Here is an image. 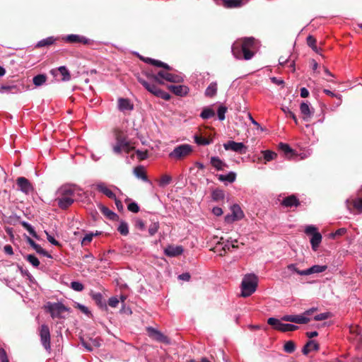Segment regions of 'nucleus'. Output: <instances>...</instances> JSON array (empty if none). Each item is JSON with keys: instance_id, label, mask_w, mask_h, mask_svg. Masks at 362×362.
<instances>
[{"instance_id": "9", "label": "nucleus", "mask_w": 362, "mask_h": 362, "mask_svg": "<svg viewBox=\"0 0 362 362\" xmlns=\"http://www.w3.org/2000/svg\"><path fill=\"white\" fill-rule=\"evenodd\" d=\"M45 308L53 319L62 317V314L68 310L67 308L61 303H48Z\"/></svg>"}, {"instance_id": "22", "label": "nucleus", "mask_w": 362, "mask_h": 362, "mask_svg": "<svg viewBox=\"0 0 362 362\" xmlns=\"http://www.w3.org/2000/svg\"><path fill=\"white\" fill-rule=\"evenodd\" d=\"M91 298L102 310L106 311L107 310L106 301L104 299L102 293L99 292L93 293L91 294Z\"/></svg>"}, {"instance_id": "57", "label": "nucleus", "mask_w": 362, "mask_h": 362, "mask_svg": "<svg viewBox=\"0 0 362 362\" xmlns=\"http://www.w3.org/2000/svg\"><path fill=\"white\" fill-rule=\"evenodd\" d=\"M127 209L133 213H137L139 211V206L137 203L133 202L128 204Z\"/></svg>"}, {"instance_id": "28", "label": "nucleus", "mask_w": 362, "mask_h": 362, "mask_svg": "<svg viewBox=\"0 0 362 362\" xmlns=\"http://www.w3.org/2000/svg\"><path fill=\"white\" fill-rule=\"evenodd\" d=\"M59 37H55L54 36H49L46 38H44L37 42L35 45V47L40 48V47H48L52 45H53L57 40H59Z\"/></svg>"}, {"instance_id": "58", "label": "nucleus", "mask_w": 362, "mask_h": 362, "mask_svg": "<svg viewBox=\"0 0 362 362\" xmlns=\"http://www.w3.org/2000/svg\"><path fill=\"white\" fill-rule=\"evenodd\" d=\"M159 228L158 223H152L148 228V233L151 235L156 234Z\"/></svg>"}, {"instance_id": "11", "label": "nucleus", "mask_w": 362, "mask_h": 362, "mask_svg": "<svg viewBox=\"0 0 362 362\" xmlns=\"http://www.w3.org/2000/svg\"><path fill=\"white\" fill-rule=\"evenodd\" d=\"M40 341L46 351H49L50 346V331L47 325H42L40 328Z\"/></svg>"}, {"instance_id": "56", "label": "nucleus", "mask_w": 362, "mask_h": 362, "mask_svg": "<svg viewBox=\"0 0 362 362\" xmlns=\"http://www.w3.org/2000/svg\"><path fill=\"white\" fill-rule=\"evenodd\" d=\"M71 288L76 291H81L83 290V285L79 281H72L71 283Z\"/></svg>"}, {"instance_id": "50", "label": "nucleus", "mask_w": 362, "mask_h": 362, "mask_svg": "<svg viewBox=\"0 0 362 362\" xmlns=\"http://www.w3.org/2000/svg\"><path fill=\"white\" fill-rule=\"evenodd\" d=\"M296 349V345L294 342L292 341H288L285 343L284 346V350L285 352L291 354L293 353Z\"/></svg>"}, {"instance_id": "51", "label": "nucleus", "mask_w": 362, "mask_h": 362, "mask_svg": "<svg viewBox=\"0 0 362 362\" xmlns=\"http://www.w3.org/2000/svg\"><path fill=\"white\" fill-rule=\"evenodd\" d=\"M26 260L35 267H37L40 265L39 259L34 255H28Z\"/></svg>"}, {"instance_id": "44", "label": "nucleus", "mask_w": 362, "mask_h": 362, "mask_svg": "<svg viewBox=\"0 0 362 362\" xmlns=\"http://www.w3.org/2000/svg\"><path fill=\"white\" fill-rule=\"evenodd\" d=\"M172 181V177L169 175H163L161 176L158 182V185L160 187H165L168 186Z\"/></svg>"}, {"instance_id": "7", "label": "nucleus", "mask_w": 362, "mask_h": 362, "mask_svg": "<svg viewBox=\"0 0 362 362\" xmlns=\"http://www.w3.org/2000/svg\"><path fill=\"white\" fill-rule=\"evenodd\" d=\"M267 323L272 326L274 329L281 332H293L298 329V326L292 324H284L281 321L275 317H269Z\"/></svg>"}, {"instance_id": "48", "label": "nucleus", "mask_w": 362, "mask_h": 362, "mask_svg": "<svg viewBox=\"0 0 362 362\" xmlns=\"http://www.w3.org/2000/svg\"><path fill=\"white\" fill-rule=\"evenodd\" d=\"M327 269L326 265H313L309 268L310 274H317L324 272Z\"/></svg>"}, {"instance_id": "31", "label": "nucleus", "mask_w": 362, "mask_h": 362, "mask_svg": "<svg viewBox=\"0 0 362 362\" xmlns=\"http://www.w3.org/2000/svg\"><path fill=\"white\" fill-rule=\"evenodd\" d=\"M134 175L139 179L142 180L144 182H151L150 180L148 179V177L146 174L144 168L141 165L136 166L134 168Z\"/></svg>"}, {"instance_id": "32", "label": "nucleus", "mask_w": 362, "mask_h": 362, "mask_svg": "<svg viewBox=\"0 0 362 362\" xmlns=\"http://www.w3.org/2000/svg\"><path fill=\"white\" fill-rule=\"evenodd\" d=\"M98 209H100V212L108 219L110 220H115L118 216L117 214L109 209L107 206L100 204L98 205Z\"/></svg>"}, {"instance_id": "6", "label": "nucleus", "mask_w": 362, "mask_h": 362, "mask_svg": "<svg viewBox=\"0 0 362 362\" xmlns=\"http://www.w3.org/2000/svg\"><path fill=\"white\" fill-rule=\"evenodd\" d=\"M170 70L163 69L158 71L159 84H163L164 81L171 83H181L183 81V76L180 74L169 72Z\"/></svg>"}, {"instance_id": "40", "label": "nucleus", "mask_w": 362, "mask_h": 362, "mask_svg": "<svg viewBox=\"0 0 362 362\" xmlns=\"http://www.w3.org/2000/svg\"><path fill=\"white\" fill-rule=\"evenodd\" d=\"M250 124L254 125V127L252 129L254 132V134L256 136H259L262 132L264 131V129L260 126V124L255 121L253 117L250 115Z\"/></svg>"}, {"instance_id": "47", "label": "nucleus", "mask_w": 362, "mask_h": 362, "mask_svg": "<svg viewBox=\"0 0 362 362\" xmlns=\"http://www.w3.org/2000/svg\"><path fill=\"white\" fill-rule=\"evenodd\" d=\"M58 71L62 75V80L69 81L71 78L70 73L66 66H62L58 68Z\"/></svg>"}, {"instance_id": "25", "label": "nucleus", "mask_w": 362, "mask_h": 362, "mask_svg": "<svg viewBox=\"0 0 362 362\" xmlns=\"http://www.w3.org/2000/svg\"><path fill=\"white\" fill-rule=\"evenodd\" d=\"M300 110L303 115V119L305 121H309L313 115V111L310 110V107L307 103L303 102L300 104Z\"/></svg>"}, {"instance_id": "3", "label": "nucleus", "mask_w": 362, "mask_h": 362, "mask_svg": "<svg viewBox=\"0 0 362 362\" xmlns=\"http://www.w3.org/2000/svg\"><path fill=\"white\" fill-rule=\"evenodd\" d=\"M231 52L238 59H249V37L235 41L231 47Z\"/></svg>"}, {"instance_id": "14", "label": "nucleus", "mask_w": 362, "mask_h": 362, "mask_svg": "<svg viewBox=\"0 0 362 362\" xmlns=\"http://www.w3.org/2000/svg\"><path fill=\"white\" fill-rule=\"evenodd\" d=\"M24 86L22 84L2 85L0 87L1 93L18 94L23 92Z\"/></svg>"}, {"instance_id": "62", "label": "nucleus", "mask_w": 362, "mask_h": 362, "mask_svg": "<svg viewBox=\"0 0 362 362\" xmlns=\"http://www.w3.org/2000/svg\"><path fill=\"white\" fill-rule=\"evenodd\" d=\"M279 148L286 153V154H288L289 153H291L292 151V149L291 148V147L286 144H283V143H280L279 144Z\"/></svg>"}, {"instance_id": "16", "label": "nucleus", "mask_w": 362, "mask_h": 362, "mask_svg": "<svg viewBox=\"0 0 362 362\" xmlns=\"http://www.w3.org/2000/svg\"><path fill=\"white\" fill-rule=\"evenodd\" d=\"M247 0H220V5L226 8H237L246 5Z\"/></svg>"}, {"instance_id": "53", "label": "nucleus", "mask_w": 362, "mask_h": 362, "mask_svg": "<svg viewBox=\"0 0 362 362\" xmlns=\"http://www.w3.org/2000/svg\"><path fill=\"white\" fill-rule=\"evenodd\" d=\"M155 95L160 98H162L165 100H169L170 99V95L168 93H167L164 90H162L159 88H158V90L156 91V93Z\"/></svg>"}, {"instance_id": "39", "label": "nucleus", "mask_w": 362, "mask_h": 362, "mask_svg": "<svg viewBox=\"0 0 362 362\" xmlns=\"http://www.w3.org/2000/svg\"><path fill=\"white\" fill-rule=\"evenodd\" d=\"M217 84L215 82L211 83L205 90V95L207 97H213L216 94Z\"/></svg>"}, {"instance_id": "21", "label": "nucleus", "mask_w": 362, "mask_h": 362, "mask_svg": "<svg viewBox=\"0 0 362 362\" xmlns=\"http://www.w3.org/2000/svg\"><path fill=\"white\" fill-rule=\"evenodd\" d=\"M182 252L183 248L182 246L169 245L164 250L165 255L170 257L179 256Z\"/></svg>"}, {"instance_id": "23", "label": "nucleus", "mask_w": 362, "mask_h": 362, "mask_svg": "<svg viewBox=\"0 0 362 362\" xmlns=\"http://www.w3.org/2000/svg\"><path fill=\"white\" fill-rule=\"evenodd\" d=\"M238 296L244 298L249 296V274L244 275L240 285V293Z\"/></svg>"}, {"instance_id": "24", "label": "nucleus", "mask_w": 362, "mask_h": 362, "mask_svg": "<svg viewBox=\"0 0 362 362\" xmlns=\"http://www.w3.org/2000/svg\"><path fill=\"white\" fill-rule=\"evenodd\" d=\"M138 81L150 93L154 95L158 89V87L155 84L156 82L148 81L141 77L138 78Z\"/></svg>"}, {"instance_id": "61", "label": "nucleus", "mask_w": 362, "mask_h": 362, "mask_svg": "<svg viewBox=\"0 0 362 362\" xmlns=\"http://www.w3.org/2000/svg\"><path fill=\"white\" fill-rule=\"evenodd\" d=\"M136 154L137 156V158L141 160H145L148 157V153L146 151L136 150Z\"/></svg>"}, {"instance_id": "27", "label": "nucleus", "mask_w": 362, "mask_h": 362, "mask_svg": "<svg viewBox=\"0 0 362 362\" xmlns=\"http://www.w3.org/2000/svg\"><path fill=\"white\" fill-rule=\"evenodd\" d=\"M97 189L107 196L108 198L112 199H116V195L115 193L110 190L105 183L100 182L96 185Z\"/></svg>"}, {"instance_id": "38", "label": "nucleus", "mask_w": 362, "mask_h": 362, "mask_svg": "<svg viewBox=\"0 0 362 362\" xmlns=\"http://www.w3.org/2000/svg\"><path fill=\"white\" fill-rule=\"evenodd\" d=\"M194 139L195 143L199 146H207L213 142L212 139H207L199 135H194Z\"/></svg>"}, {"instance_id": "54", "label": "nucleus", "mask_w": 362, "mask_h": 362, "mask_svg": "<svg viewBox=\"0 0 362 362\" xmlns=\"http://www.w3.org/2000/svg\"><path fill=\"white\" fill-rule=\"evenodd\" d=\"M316 43V40L315 39L314 37H313L312 35H308L307 37V44L309 47H310L315 52H317V47L315 45Z\"/></svg>"}, {"instance_id": "45", "label": "nucleus", "mask_w": 362, "mask_h": 362, "mask_svg": "<svg viewBox=\"0 0 362 362\" xmlns=\"http://www.w3.org/2000/svg\"><path fill=\"white\" fill-rule=\"evenodd\" d=\"M47 80V77L44 74H38L33 77V82L35 86H40L43 85Z\"/></svg>"}, {"instance_id": "37", "label": "nucleus", "mask_w": 362, "mask_h": 362, "mask_svg": "<svg viewBox=\"0 0 362 362\" xmlns=\"http://www.w3.org/2000/svg\"><path fill=\"white\" fill-rule=\"evenodd\" d=\"M236 175L233 172H230L226 175H219L218 176V180L221 182H227L232 183L235 180Z\"/></svg>"}, {"instance_id": "55", "label": "nucleus", "mask_w": 362, "mask_h": 362, "mask_svg": "<svg viewBox=\"0 0 362 362\" xmlns=\"http://www.w3.org/2000/svg\"><path fill=\"white\" fill-rule=\"evenodd\" d=\"M227 111V108L224 106H220L217 111L218 119L223 121L225 119V114Z\"/></svg>"}, {"instance_id": "64", "label": "nucleus", "mask_w": 362, "mask_h": 362, "mask_svg": "<svg viewBox=\"0 0 362 362\" xmlns=\"http://www.w3.org/2000/svg\"><path fill=\"white\" fill-rule=\"evenodd\" d=\"M329 317V314L327 313H323L318 314L314 317V319L317 321L324 320L327 319Z\"/></svg>"}, {"instance_id": "19", "label": "nucleus", "mask_w": 362, "mask_h": 362, "mask_svg": "<svg viewBox=\"0 0 362 362\" xmlns=\"http://www.w3.org/2000/svg\"><path fill=\"white\" fill-rule=\"evenodd\" d=\"M169 90H170L175 95L177 96H185L189 91V88L187 86L183 85H170L168 86Z\"/></svg>"}, {"instance_id": "34", "label": "nucleus", "mask_w": 362, "mask_h": 362, "mask_svg": "<svg viewBox=\"0 0 362 362\" xmlns=\"http://www.w3.org/2000/svg\"><path fill=\"white\" fill-rule=\"evenodd\" d=\"M210 163L217 170H222L226 166V164L217 156L211 157Z\"/></svg>"}, {"instance_id": "52", "label": "nucleus", "mask_w": 362, "mask_h": 362, "mask_svg": "<svg viewBox=\"0 0 362 362\" xmlns=\"http://www.w3.org/2000/svg\"><path fill=\"white\" fill-rule=\"evenodd\" d=\"M146 76L148 78V81L156 82L157 83H159L158 72L157 74H153V72L147 71L146 73Z\"/></svg>"}, {"instance_id": "13", "label": "nucleus", "mask_w": 362, "mask_h": 362, "mask_svg": "<svg viewBox=\"0 0 362 362\" xmlns=\"http://www.w3.org/2000/svg\"><path fill=\"white\" fill-rule=\"evenodd\" d=\"M223 148L226 151H232L236 153H245L247 147L242 142H235L234 141H228L223 144Z\"/></svg>"}, {"instance_id": "29", "label": "nucleus", "mask_w": 362, "mask_h": 362, "mask_svg": "<svg viewBox=\"0 0 362 362\" xmlns=\"http://www.w3.org/2000/svg\"><path fill=\"white\" fill-rule=\"evenodd\" d=\"M319 349V344L315 340H309L302 349L304 355H308L312 351H317Z\"/></svg>"}, {"instance_id": "8", "label": "nucleus", "mask_w": 362, "mask_h": 362, "mask_svg": "<svg viewBox=\"0 0 362 362\" xmlns=\"http://www.w3.org/2000/svg\"><path fill=\"white\" fill-rule=\"evenodd\" d=\"M345 203L350 212L356 211L357 213H362V188L358 192L355 199H347Z\"/></svg>"}, {"instance_id": "10", "label": "nucleus", "mask_w": 362, "mask_h": 362, "mask_svg": "<svg viewBox=\"0 0 362 362\" xmlns=\"http://www.w3.org/2000/svg\"><path fill=\"white\" fill-rule=\"evenodd\" d=\"M231 214H227L224 217V221L226 223H232L234 221L242 219L244 217L243 211L238 204H233L230 207Z\"/></svg>"}, {"instance_id": "4", "label": "nucleus", "mask_w": 362, "mask_h": 362, "mask_svg": "<svg viewBox=\"0 0 362 362\" xmlns=\"http://www.w3.org/2000/svg\"><path fill=\"white\" fill-rule=\"evenodd\" d=\"M60 40L69 44H78L86 46H92L96 42L94 40L79 34L64 35L60 37Z\"/></svg>"}, {"instance_id": "1", "label": "nucleus", "mask_w": 362, "mask_h": 362, "mask_svg": "<svg viewBox=\"0 0 362 362\" xmlns=\"http://www.w3.org/2000/svg\"><path fill=\"white\" fill-rule=\"evenodd\" d=\"M76 191H81V189L76 185L66 184L61 186L56 192L55 202L58 206L63 210L71 206L74 202Z\"/></svg>"}, {"instance_id": "36", "label": "nucleus", "mask_w": 362, "mask_h": 362, "mask_svg": "<svg viewBox=\"0 0 362 362\" xmlns=\"http://www.w3.org/2000/svg\"><path fill=\"white\" fill-rule=\"evenodd\" d=\"M261 154L262 156H258L257 159L262 160L263 158L266 162H269L274 159V158L276 156V154L274 152L269 150L262 151Z\"/></svg>"}, {"instance_id": "15", "label": "nucleus", "mask_w": 362, "mask_h": 362, "mask_svg": "<svg viewBox=\"0 0 362 362\" xmlns=\"http://www.w3.org/2000/svg\"><path fill=\"white\" fill-rule=\"evenodd\" d=\"M147 331L149 337H153L156 341L167 344H170V339H168V337L164 335L161 332L158 331V329L149 327L147 328Z\"/></svg>"}, {"instance_id": "43", "label": "nucleus", "mask_w": 362, "mask_h": 362, "mask_svg": "<svg viewBox=\"0 0 362 362\" xmlns=\"http://www.w3.org/2000/svg\"><path fill=\"white\" fill-rule=\"evenodd\" d=\"M258 282V277L255 274L250 273V295L256 291Z\"/></svg>"}, {"instance_id": "60", "label": "nucleus", "mask_w": 362, "mask_h": 362, "mask_svg": "<svg viewBox=\"0 0 362 362\" xmlns=\"http://www.w3.org/2000/svg\"><path fill=\"white\" fill-rule=\"evenodd\" d=\"M93 233H88L86 234L81 240V245H86L90 243L93 240Z\"/></svg>"}, {"instance_id": "5", "label": "nucleus", "mask_w": 362, "mask_h": 362, "mask_svg": "<svg viewBox=\"0 0 362 362\" xmlns=\"http://www.w3.org/2000/svg\"><path fill=\"white\" fill-rule=\"evenodd\" d=\"M191 145L184 144L176 146L170 153L169 157L176 160H181L192 152Z\"/></svg>"}, {"instance_id": "49", "label": "nucleus", "mask_w": 362, "mask_h": 362, "mask_svg": "<svg viewBox=\"0 0 362 362\" xmlns=\"http://www.w3.org/2000/svg\"><path fill=\"white\" fill-rule=\"evenodd\" d=\"M117 230L121 235H127L129 234V226L127 223H126L125 221H121Z\"/></svg>"}, {"instance_id": "41", "label": "nucleus", "mask_w": 362, "mask_h": 362, "mask_svg": "<svg viewBox=\"0 0 362 362\" xmlns=\"http://www.w3.org/2000/svg\"><path fill=\"white\" fill-rule=\"evenodd\" d=\"M225 197L224 192L220 189H216L211 192V198L214 201L218 202Z\"/></svg>"}, {"instance_id": "59", "label": "nucleus", "mask_w": 362, "mask_h": 362, "mask_svg": "<svg viewBox=\"0 0 362 362\" xmlns=\"http://www.w3.org/2000/svg\"><path fill=\"white\" fill-rule=\"evenodd\" d=\"M119 299L116 296H112L109 298L108 300V305L112 308H116L117 307L119 304Z\"/></svg>"}, {"instance_id": "35", "label": "nucleus", "mask_w": 362, "mask_h": 362, "mask_svg": "<svg viewBox=\"0 0 362 362\" xmlns=\"http://www.w3.org/2000/svg\"><path fill=\"white\" fill-rule=\"evenodd\" d=\"M261 45L259 40L250 37V59L258 52Z\"/></svg>"}, {"instance_id": "12", "label": "nucleus", "mask_w": 362, "mask_h": 362, "mask_svg": "<svg viewBox=\"0 0 362 362\" xmlns=\"http://www.w3.org/2000/svg\"><path fill=\"white\" fill-rule=\"evenodd\" d=\"M18 189L25 194H30L33 192L34 187L31 182L24 177H19L16 180Z\"/></svg>"}, {"instance_id": "20", "label": "nucleus", "mask_w": 362, "mask_h": 362, "mask_svg": "<svg viewBox=\"0 0 362 362\" xmlns=\"http://www.w3.org/2000/svg\"><path fill=\"white\" fill-rule=\"evenodd\" d=\"M140 59L147 63V64H150L151 65H153L155 66H157V67H162L164 69H167V70H172V67L170 66L168 64L166 63H164L160 60H157V59H152V58H149V57H140Z\"/></svg>"}, {"instance_id": "46", "label": "nucleus", "mask_w": 362, "mask_h": 362, "mask_svg": "<svg viewBox=\"0 0 362 362\" xmlns=\"http://www.w3.org/2000/svg\"><path fill=\"white\" fill-rule=\"evenodd\" d=\"M21 224L29 233L30 235L35 238H37V235L34 228L29 223L23 221L21 222Z\"/></svg>"}, {"instance_id": "42", "label": "nucleus", "mask_w": 362, "mask_h": 362, "mask_svg": "<svg viewBox=\"0 0 362 362\" xmlns=\"http://www.w3.org/2000/svg\"><path fill=\"white\" fill-rule=\"evenodd\" d=\"M214 115V111L210 107H204L200 114V117L204 119H210L213 117Z\"/></svg>"}, {"instance_id": "2", "label": "nucleus", "mask_w": 362, "mask_h": 362, "mask_svg": "<svg viewBox=\"0 0 362 362\" xmlns=\"http://www.w3.org/2000/svg\"><path fill=\"white\" fill-rule=\"evenodd\" d=\"M114 136L116 142L112 145L113 152L116 154H119L122 151H124L127 153H130L133 147L131 146L127 135L122 130L115 129Z\"/></svg>"}, {"instance_id": "63", "label": "nucleus", "mask_w": 362, "mask_h": 362, "mask_svg": "<svg viewBox=\"0 0 362 362\" xmlns=\"http://www.w3.org/2000/svg\"><path fill=\"white\" fill-rule=\"evenodd\" d=\"M0 360L1 362H9L6 351L0 349Z\"/></svg>"}, {"instance_id": "18", "label": "nucleus", "mask_w": 362, "mask_h": 362, "mask_svg": "<svg viewBox=\"0 0 362 362\" xmlns=\"http://www.w3.org/2000/svg\"><path fill=\"white\" fill-rule=\"evenodd\" d=\"M117 107L119 111L125 112L134 109V104L128 98H119L117 100Z\"/></svg>"}, {"instance_id": "17", "label": "nucleus", "mask_w": 362, "mask_h": 362, "mask_svg": "<svg viewBox=\"0 0 362 362\" xmlns=\"http://www.w3.org/2000/svg\"><path fill=\"white\" fill-rule=\"evenodd\" d=\"M281 320L284 321L294 322L297 324H306L310 320L308 317L302 315H284Z\"/></svg>"}, {"instance_id": "33", "label": "nucleus", "mask_w": 362, "mask_h": 362, "mask_svg": "<svg viewBox=\"0 0 362 362\" xmlns=\"http://www.w3.org/2000/svg\"><path fill=\"white\" fill-rule=\"evenodd\" d=\"M322 235L320 233H314L310 239V244L313 250H317L322 241Z\"/></svg>"}, {"instance_id": "30", "label": "nucleus", "mask_w": 362, "mask_h": 362, "mask_svg": "<svg viewBox=\"0 0 362 362\" xmlns=\"http://www.w3.org/2000/svg\"><path fill=\"white\" fill-rule=\"evenodd\" d=\"M281 204L286 207L298 206L300 204L299 200L295 195H291L284 198Z\"/></svg>"}, {"instance_id": "26", "label": "nucleus", "mask_w": 362, "mask_h": 362, "mask_svg": "<svg viewBox=\"0 0 362 362\" xmlns=\"http://www.w3.org/2000/svg\"><path fill=\"white\" fill-rule=\"evenodd\" d=\"M27 242L29 245L39 254L48 257L52 258V255L49 254L45 249H43L40 245L37 244L33 240L30 238L27 237Z\"/></svg>"}]
</instances>
